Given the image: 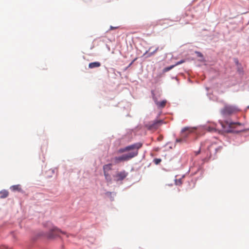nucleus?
<instances>
[{
    "instance_id": "obj_1",
    "label": "nucleus",
    "mask_w": 249,
    "mask_h": 249,
    "mask_svg": "<svg viewBox=\"0 0 249 249\" xmlns=\"http://www.w3.org/2000/svg\"><path fill=\"white\" fill-rule=\"evenodd\" d=\"M240 109L236 106L226 105L221 110V113L224 116H230L240 111Z\"/></svg>"
},
{
    "instance_id": "obj_2",
    "label": "nucleus",
    "mask_w": 249,
    "mask_h": 249,
    "mask_svg": "<svg viewBox=\"0 0 249 249\" xmlns=\"http://www.w3.org/2000/svg\"><path fill=\"white\" fill-rule=\"evenodd\" d=\"M138 155V152H130L126 154H124L119 157H115L113 159V160L115 164L118 163L120 162L124 161H127Z\"/></svg>"
},
{
    "instance_id": "obj_3",
    "label": "nucleus",
    "mask_w": 249,
    "mask_h": 249,
    "mask_svg": "<svg viewBox=\"0 0 249 249\" xmlns=\"http://www.w3.org/2000/svg\"><path fill=\"white\" fill-rule=\"evenodd\" d=\"M219 122L223 128L229 132H234V129L236 127V125H241V124L240 123H233L228 121H226L225 122L219 121Z\"/></svg>"
},
{
    "instance_id": "obj_4",
    "label": "nucleus",
    "mask_w": 249,
    "mask_h": 249,
    "mask_svg": "<svg viewBox=\"0 0 249 249\" xmlns=\"http://www.w3.org/2000/svg\"><path fill=\"white\" fill-rule=\"evenodd\" d=\"M142 144L141 142H138L133 144L127 146L125 147L121 148L118 150L119 153H122L125 152H136L138 153L139 149L142 146Z\"/></svg>"
},
{
    "instance_id": "obj_5",
    "label": "nucleus",
    "mask_w": 249,
    "mask_h": 249,
    "mask_svg": "<svg viewBox=\"0 0 249 249\" xmlns=\"http://www.w3.org/2000/svg\"><path fill=\"white\" fill-rule=\"evenodd\" d=\"M194 128L186 127L183 128L181 132V138L176 139V142H181L185 141V138L189 134L194 131Z\"/></svg>"
},
{
    "instance_id": "obj_6",
    "label": "nucleus",
    "mask_w": 249,
    "mask_h": 249,
    "mask_svg": "<svg viewBox=\"0 0 249 249\" xmlns=\"http://www.w3.org/2000/svg\"><path fill=\"white\" fill-rule=\"evenodd\" d=\"M162 124V121L155 120L149 122L145 126L148 129L152 130L157 129Z\"/></svg>"
},
{
    "instance_id": "obj_7",
    "label": "nucleus",
    "mask_w": 249,
    "mask_h": 249,
    "mask_svg": "<svg viewBox=\"0 0 249 249\" xmlns=\"http://www.w3.org/2000/svg\"><path fill=\"white\" fill-rule=\"evenodd\" d=\"M66 234L64 231H61L60 230L54 228L51 230L48 234V237L49 238L53 239L57 236H60V234Z\"/></svg>"
},
{
    "instance_id": "obj_8",
    "label": "nucleus",
    "mask_w": 249,
    "mask_h": 249,
    "mask_svg": "<svg viewBox=\"0 0 249 249\" xmlns=\"http://www.w3.org/2000/svg\"><path fill=\"white\" fill-rule=\"evenodd\" d=\"M127 173H126L124 171L118 172L114 176V178H115L116 181H121L125 178V177L127 176Z\"/></svg>"
},
{
    "instance_id": "obj_9",
    "label": "nucleus",
    "mask_w": 249,
    "mask_h": 249,
    "mask_svg": "<svg viewBox=\"0 0 249 249\" xmlns=\"http://www.w3.org/2000/svg\"><path fill=\"white\" fill-rule=\"evenodd\" d=\"M215 144H216L215 142H211L210 141L207 140V141H206L205 142H204V143L201 144L200 148L202 149V148H203V146L206 145L207 149L208 150L210 151L211 148L212 147H213V146H214V145H215Z\"/></svg>"
},
{
    "instance_id": "obj_10",
    "label": "nucleus",
    "mask_w": 249,
    "mask_h": 249,
    "mask_svg": "<svg viewBox=\"0 0 249 249\" xmlns=\"http://www.w3.org/2000/svg\"><path fill=\"white\" fill-rule=\"evenodd\" d=\"M153 99L155 104H156L158 108H163L167 103V101L166 100H163L159 102L158 101L156 98L154 97Z\"/></svg>"
},
{
    "instance_id": "obj_11",
    "label": "nucleus",
    "mask_w": 249,
    "mask_h": 249,
    "mask_svg": "<svg viewBox=\"0 0 249 249\" xmlns=\"http://www.w3.org/2000/svg\"><path fill=\"white\" fill-rule=\"evenodd\" d=\"M101 66V63L99 62H94L90 63L89 65V68L90 69H93L98 68Z\"/></svg>"
},
{
    "instance_id": "obj_12",
    "label": "nucleus",
    "mask_w": 249,
    "mask_h": 249,
    "mask_svg": "<svg viewBox=\"0 0 249 249\" xmlns=\"http://www.w3.org/2000/svg\"><path fill=\"white\" fill-rule=\"evenodd\" d=\"M112 170V164L109 163L103 166L104 173L108 172Z\"/></svg>"
},
{
    "instance_id": "obj_13",
    "label": "nucleus",
    "mask_w": 249,
    "mask_h": 249,
    "mask_svg": "<svg viewBox=\"0 0 249 249\" xmlns=\"http://www.w3.org/2000/svg\"><path fill=\"white\" fill-rule=\"evenodd\" d=\"M8 192L6 190H3L0 192V198H6L8 196Z\"/></svg>"
},
{
    "instance_id": "obj_14",
    "label": "nucleus",
    "mask_w": 249,
    "mask_h": 249,
    "mask_svg": "<svg viewBox=\"0 0 249 249\" xmlns=\"http://www.w3.org/2000/svg\"><path fill=\"white\" fill-rule=\"evenodd\" d=\"M104 174L105 179L107 180V182H111V180H112L111 177V176L108 173V172L104 173Z\"/></svg>"
},
{
    "instance_id": "obj_15",
    "label": "nucleus",
    "mask_w": 249,
    "mask_h": 249,
    "mask_svg": "<svg viewBox=\"0 0 249 249\" xmlns=\"http://www.w3.org/2000/svg\"><path fill=\"white\" fill-rule=\"evenodd\" d=\"M11 189L13 191H20L21 190V188H20V186L19 185H13L11 187Z\"/></svg>"
},
{
    "instance_id": "obj_16",
    "label": "nucleus",
    "mask_w": 249,
    "mask_h": 249,
    "mask_svg": "<svg viewBox=\"0 0 249 249\" xmlns=\"http://www.w3.org/2000/svg\"><path fill=\"white\" fill-rule=\"evenodd\" d=\"M175 67V65H173L170 66L169 67H166L164 69H163V72H166L168 71H169L171 70V69H172Z\"/></svg>"
},
{
    "instance_id": "obj_17",
    "label": "nucleus",
    "mask_w": 249,
    "mask_h": 249,
    "mask_svg": "<svg viewBox=\"0 0 249 249\" xmlns=\"http://www.w3.org/2000/svg\"><path fill=\"white\" fill-rule=\"evenodd\" d=\"M161 160L160 159H155L154 160V163L156 164H158L161 162Z\"/></svg>"
},
{
    "instance_id": "obj_18",
    "label": "nucleus",
    "mask_w": 249,
    "mask_h": 249,
    "mask_svg": "<svg viewBox=\"0 0 249 249\" xmlns=\"http://www.w3.org/2000/svg\"><path fill=\"white\" fill-rule=\"evenodd\" d=\"M207 130L208 131H210V132L213 131H215V129L214 128L211 127H208L207 128Z\"/></svg>"
},
{
    "instance_id": "obj_19",
    "label": "nucleus",
    "mask_w": 249,
    "mask_h": 249,
    "mask_svg": "<svg viewBox=\"0 0 249 249\" xmlns=\"http://www.w3.org/2000/svg\"><path fill=\"white\" fill-rule=\"evenodd\" d=\"M182 184V182H181V179H179L178 180H176V185H181Z\"/></svg>"
},
{
    "instance_id": "obj_20",
    "label": "nucleus",
    "mask_w": 249,
    "mask_h": 249,
    "mask_svg": "<svg viewBox=\"0 0 249 249\" xmlns=\"http://www.w3.org/2000/svg\"><path fill=\"white\" fill-rule=\"evenodd\" d=\"M119 28V26H115V27H113L112 26H110V30H114V29H118Z\"/></svg>"
},
{
    "instance_id": "obj_21",
    "label": "nucleus",
    "mask_w": 249,
    "mask_h": 249,
    "mask_svg": "<svg viewBox=\"0 0 249 249\" xmlns=\"http://www.w3.org/2000/svg\"><path fill=\"white\" fill-rule=\"evenodd\" d=\"M214 149H215L216 152H217L218 150H221L222 147L219 146L218 147H214Z\"/></svg>"
},
{
    "instance_id": "obj_22",
    "label": "nucleus",
    "mask_w": 249,
    "mask_h": 249,
    "mask_svg": "<svg viewBox=\"0 0 249 249\" xmlns=\"http://www.w3.org/2000/svg\"><path fill=\"white\" fill-rule=\"evenodd\" d=\"M183 62V61H182V60H181V61H178V62H177V63L175 65V66H177V65H179V64H180L182 63Z\"/></svg>"
},
{
    "instance_id": "obj_23",
    "label": "nucleus",
    "mask_w": 249,
    "mask_h": 249,
    "mask_svg": "<svg viewBox=\"0 0 249 249\" xmlns=\"http://www.w3.org/2000/svg\"><path fill=\"white\" fill-rule=\"evenodd\" d=\"M0 249H11V248H8L5 246H1L0 247Z\"/></svg>"
},
{
    "instance_id": "obj_24",
    "label": "nucleus",
    "mask_w": 249,
    "mask_h": 249,
    "mask_svg": "<svg viewBox=\"0 0 249 249\" xmlns=\"http://www.w3.org/2000/svg\"><path fill=\"white\" fill-rule=\"evenodd\" d=\"M196 53L197 54V55L198 56H200V57H202V54L200 53L196 52Z\"/></svg>"
},
{
    "instance_id": "obj_25",
    "label": "nucleus",
    "mask_w": 249,
    "mask_h": 249,
    "mask_svg": "<svg viewBox=\"0 0 249 249\" xmlns=\"http://www.w3.org/2000/svg\"><path fill=\"white\" fill-rule=\"evenodd\" d=\"M200 4H201V5H205V1H202V2L200 3Z\"/></svg>"
},
{
    "instance_id": "obj_26",
    "label": "nucleus",
    "mask_w": 249,
    "mask_h": 249,
    "mask_svg": "<svg viewBox=\"0 0 249 249\" xmlns=\"http://www.w3.org/2000/svg\"><path fill=\"white\" fill-rule=\"evenodd\" d=\"M136 59L137 58H135L134 60H133V61L130 63V65H131Z\"/></svg>"
},
{
    "instance_id": "obj_27",
    "label": "nucleus",
    "mask_w": 249,
    "mask_h": 249,
    "mask_svg": "<svg viewBox=\"0 0 249 249\" xmlns=\"http://www.w3.org/2000/svg\"><path fill=\"white\" fill-rule=\"evenodd\" d=\"M200 153V150L196 153V155H198Z\"/></svg>"
}]
</instances>
